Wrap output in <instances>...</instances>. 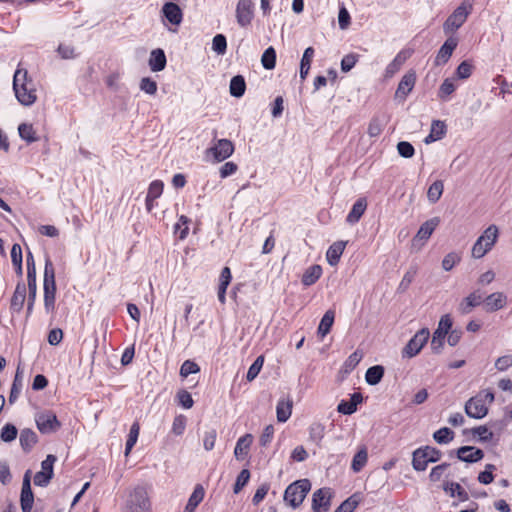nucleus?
Returning a JSON list of instances; mask_svg holds the SVG:
<instances>
[{"label": "nucleus", "instance_id": "obj_1", "mask_svg": "<svg viewBox=\"0 0 512 512\" xmlns=\"http://www.w3.org/2000/svg\"><path fill=\"white\" fill-rule=\"evenodd\" d=\"M13 90L17 100L24 106H31L37 100L35 85L26 69L18 68L13 77Z\"/></svg>", "mask_w": 512, "mask_h": 512}, {"label": "nucleus", "instance_id": "obj_2", "mask_svg": "<svg viewBox=\"0 0 512 512\" xmlns=\"http://www.w3.org/2000/svg\"><path fill=\"white\" fill-rule=\"evenodd\" d=\"M473 5L470 1L464 0L443 23L445 34H453L466 22L472 13Z\"/></svg>", "mask_w": 512, "mask_h": 512}, {"label": "nucleus", "instance_id": "obj_3", "mask_svg": "<svg viewBox=\"0 0 512 512\" xmlns=\"http://www.w3.org/2000/svg\"><path fill=\"white\" fill-rule=\"evenodd\" d=\"M498 239V228L490 225L481 236L478 237L471 249V256L474 259L484 257L495 245Z\"/></svg>", "mask_w": 512, "mask_h": 512}, {"label": "nucleus", "instance_id": "obj_4", "mask_svg": "<svg viewBox=\"0 0 512 512\" xmlns=\"http://www.w3.org/2000/svg\"><path fill=\"white\" fill-rule=\"evenodd\" d=\"M310 489L311 483L308 479L297 480L286 488L284 500L295 509L303 503Z\"/></svg>", "mask_w": 512, "mask_h": 512}, {"label": "nucleus", "instance_id": "obj_5", "mask_svg": "<svg viewBox=\"0 0 512 512\" xmlns=\"http://www.w3.org/2000/svg\"><path fill=\"white\" fill-rule=\"evenodd\" d=\"M43 288L45 308L48 312L53 311L56 294L55 271L52 262L48 258L45 261Z\"/></svg>", "mask_w": 512, "mask_h": 512}, {"label": "nucleus", "instance_id": "obj_6", "mask_svg": "<svg viewBox=\"0 0 512 512\" xmlns=\"http://www.w3.org/2000/svg\"><path fill=\"white\" fill-rule=\"evenodd\" d=\"M149 508L150 501L146 487L140 485L134 487L129 493L125 512H148Z\"/></svg>", "mask_w": 512, "mask_h": 512}, {"label": "nucleus", "instance_id": "obj_7", "mask_svg": "<svg viewBox=\"0 0 512 512\" xmlns=\"http://www.w3.org/2000/svg\"><path fill=\"white\" fill-rule=\"evenodd\" d=\"M453 325L452 318L450 314L442 315L437 329L434 331L432 340H431V350L435 354L441 353L444 343H445V337L448 336L449 331L451 330Z\"/></svg>", "mask_w": 512, "mask_h": 512}, {"label": "nucleus", "instance_id": "obj_8", "mask_svg": "<svg viewBox=\"0 0 512 512\" xmlns=\"http://www.w3.org/2000/svg\"><path fill=\"white\" fill-rule=\"evenodd\" d=\"M441 457V452L436 448L426 446L413 452L412 465L417 471H424L428 463L437 462Z\"/></svg>", "mask_w": 512, "mask_h": 512}, {"label": "nucleus", "instance_id": "obj_9", "mask_svg": "<svg viewBox=\"0 0 512 512\" xmlns=\"http://www.w3.org/2000/svg\"><path fill=\"white\" fill-rule=\"evenodd\" d=\"M35 423L37 429L42 434H52L61 427L60 421L54 412L50 410L39 411L35 414Z\"/></svg>", "mask_w": 512, "mask_h": 512}, {"label": "nucleus", "instance_id": "obj_10", "mask_svg": "<svg viewBox=\"0 0 512 512\" xmlns=\"http://www.w3.org/2000/svg\"><path fill=\"white\" fill-rule=\"evenodd\" d=\"M430 333L427 328L419 330L402 350V357L412 358L416 356L427 343Z\"/></svg>", "mask_w": 512, "mask_h": 512}, {"label": "nucleus", "instance_id": "obj_11", "mask_svg": "<svg viewBox=\"0 0 512 512\" xmlns=\"http://www.w3.org/2000/svg\"><path fill=\"white\" fill-rule=\"evenodd\" d=\"M234 152V145L228 139H219L206 150V156H212L215 162H222Z\"/></svg>", "mask_w": 512, "mask_h": 512}, {"label": "nucleus", "instance_id": "obj_12", "mask_svg": "<svg viewBox=\"0 0 512 512\" xmlns=\"http://www.w3.org/2000/svg\"><path fill=\"white\" fill-rule=\"evenodd\" d=\"M56 456L49 454L45 460L41 462V470L34 476V484L40 487H46L53 477V467L56 462Z\"/></svg>", "mask_w": 512, "mask_h": 512}, {"label": "nucleus", "instance_id": "obj_13", "mask_svg": "<svg viewBox=\"0 0 512 512\" xmlns=\"http://www.w3.org/2000/svg\"><path fill=\"white\" fill-rule=\"evenodd\" d=\"M235 12L238 25L249 26L254 18V0H239Z\"/></svg>", "mask_w": 512, "mask_h": 512}, {"label": "nucleus", "instance_id": "obj_14", "mask_svg": "<svg viewBox=\"0 0 512 512\" xmlns=\"http://www.w3.org/2000/svg\"><path fill=\"white\" fill-rule=\"evenodd\" d=\"M333 492L330 488L316 490L312 496L313 512H328L331 506Z\"/></svg>", "mask_w": 512, "mask_h": 512}, {"label": "nucleus", "instance_id": "obj_15", "mask_svg": "<svg viewBox=\"0 0 512 512\" xmlns=\"http://www.w3.org/2000/svg\"><path fill=\"white\" fill-rule=\"evenodd\" d=\"M34 503V495L31 489V471L27 470L23 477L20 495L22 512H31Z\"/></svg>", "mask_w": 512, "mask_h": 512}, {"label": "nucleus", "instance_id": "obj_16", "mask_svg": "<svg viewBox=\"0 0 512 512\" xmlns=\"http://www.w3.org/2000/svg\"><path fill=\"white\" fill-rule=\"evenodd\" d=\"M465 413L475 419H481L488 413V407L484 403L482 394L470 398L465 404Z\"/></svg>", "mask_w": 512, "mask_h": 512}, {"label": "nucleus", "instance_id": "obj_17", "mask_svg": "<svg viewBox=\"0 0 512 512\" xmlns=\"http://www.w3.org/2000/svg\"><path fill=\"white\" fill-rule=\"evenodd\" d=\"M483 302V295L480 290H475L464 297L457 306V311L461 315L470 314L476 307Z\"/></svg>", "mask_w": 512, "mask_h": 512}, {"label": "nucleus", "instance_id": "obj_18", "mask_svg": "<svg viewBox=\"0 0 512 512\" xmlns=\"http://www.w3.org/2000/svg\"><path fill=\"white\" fill-rule=\"evenodd\" d=\"M416 82V74L413 71L407 72L400 80L397 90L395 92V98L404 101L407 95L412 91Z\"/></svg>", "mask_w": 512, "mask_h": 512}, {"label": "nucleus", "instance_id": "obj_19", "mask_svg": "<svg viewBox=\"0 0 512 512\" xmlns=\"http://www.w3.org/2000/svg\"><path fill=\"white\" fill-rule=\"evenodd\" d=\"M457 45L458 39L456 37L450 36L439 49L435 59V64H445L451 57Z\"/></svg>", "mask_w": 512, "mask_h": 512}, {"label": "nucleus", "instance_id": "obj_20", "mask_svg": "<svg viewBox=\"0 0 512 512\" xmlns=\"http://www.w3.org/2000/svg\"><path fill=\"white\" fill-rule=\"evenodd\" d=\"M486 311L494 312L504 308L507 304V297L503 292H494L483 299Z\"/></svg>", "mask_w": 512, "mask_h": 512}, {"label": "nucleus", "instance_id": "obj_21", "mask_svg": "<svg viewBox=\"0 0 512 512\" xmlns=\"http://www.w3.org/2000/svg\"><path fill=\"white\" fill-rule=\"evenodd\" d=\"M457 457L467 463H475L484 457V452L472 446L460 447L457 451Z\"/></svg>", "mask_w": 512, "mask_h": 512}, {"label": "nucleus", "instance_id": "obj_22", "mask_svg": "<svg viewBox=\"0 0 512 512\" xmlns=\"http://www.w3.org/2000/svg\"><path fill=\"white\" fill-rule=\"evenodd\" d=\"M253 440L254 437L250 433H247L238 439L234 449V456L237 460H244L247 457Z\"/></svg>", "mask_w": 512, "mask_h": 512}, {"label": "nucleus", "instance_id": "obj_23", "mask_svg": "<svg viewBox=\"0 0 512 512\" xmlns=\"http://www.w3.org/2000/svg\"><path fill=\"white\" fill-rule=\"evenodd\" d=\"M413 54L412 49H404L400 51L394 60L387 66L386 68V76L391 77L396 72H398L401 68V66L406 62L407 59H409Z\"/></svg>", "mask_w": 512, "mask_h": 512}, {"label": "nucleus", "instance_id": "obj_24", "mask_svg": "<svg viewBox=\"0 0 512 512\" xmlns=\"http://www.w3.org/2000/svg\"><path fill=\"white\" fill-rule=\"evenodd\" d=\"M164 17L173 25H179L182 21V11L180 7L173 3H165L162 8Z\"/></svg>", "mask_w": 512, "mask_h": 512}, {"label": "nucleus", "instance_id": "obj_25", "mask_svg": "<svg viewBox=\"0 0 512 512\" xmlns=\"http://www.w3.org/2000/svg\"><path fill=\"white\" fill-rule=\"evenodd\" d=\"M347 242L345 241H337L334 242L327 250L326 252V259L327 262L331 266H336L341 258V255L343 254Z\"/></svg>", "mask_w": 512, "mask_h": 512}, {"label": "nucleus", "instance_id": "obj_26", "mask_svg": "<svg viewBox=\"0 0 512 512\" xmlns=\"http://www.w3.org/2000/svg\"><path fill=\"white\" fill-rule=\"evenodd\" d=\"M439 223L440 219L438 217L431 218L424 222L420 226L414 240H428L429 237L432 235L433 231L435 230V228L439 225Z\"/></svg>", "mask_w": 512, "mask_h": 512}, {"label": "nucleus", "instance_id": "obj_27", "mask_svg": "<svg viewBox=\"0 0 512 512\" xmlns=\"http://www.w3.org/2000/svg\"><path fill=\"white\" fill-rule=\"evenodd\" d=\"M367 208V202L365 198H359L354 204L347 216V222L354 224L360 220Z\"/></svg>", "mask_w": 512, "mask_h": 512}, {"label": "nucleus", "instance_id": "obj_28", "mask_svg": "<svg viewBox=\"0 0 512 512\" xmlns=\"http://www.w3.org/2000/svg\"><path fill=\"white\" fill-rule=\"evenodd\" d=\"M205 495V491L202 485L198 484L194 488L193 493L188 499V503L184 508L183 512H194L197 506L202 502Z\"/></svg>", "mask_w": 512, "mask_h": 512}, {"label": "nucleus", "instance_id": "obj_29", "mask_svg": "<svg viewBox=\"0 0 512 512\" xmlns=\"http://www.w3.org/2000/svg\"><path fill=\"white\" fill-rule=\"evenodd\" d=\"M23 381H24L23 370L20 368V366H18L12 386H11L10 395L8 398L10 403H14L16 401V399L18 398V396L20 395V392L23 388Z\"/></svg>", "mask_w": 512, "mask_h": 512}, {"label": "nucleus", "instance_id": "obj_30", "mask_svg": "<svg viewBox=\"0 0 512 512\" xmlns=\"http://www.w3.org/2000/svg\"><path fill=\"white\" fill-rule=\"evenodd\" d=\"M149 66L152 71H162L166 66V57L162 49H155L151 52Z\"/></svg>", "mask_w": 512, "mask_h": 512}, {"label": "nucleus", "instance_id": "obj_31", "mask_svg": "<svg viewBox=\"0 0 512 512\" xmlns=\"http://www.w3.org/2000/svg\"><path fill=\"white\" fill-rule=\"evenodd\" d=\"M368 461V451L366 446H362L359 448L358 452L354 455L351 463V469L353 472H360Z\"/></svg>", "mask_w": 512, "mask_h": 512}, {"label": "nucleus", "instance_id": "obj_32", "mask_svg": "<svg viewBox=\"0 0 512 512\" xmlns=\"http://www.w3.org/2000/svg\"><path fill=\"white\" fill-rule=\"evenodd\" d=\"M446 133V125L440 120H434L431 124L430 134L425 138V143L440 140Z\"/></svg>", "mask_w": 512, "mask_h": 512}, {"label": "nucleus", "instance_id": "obj_33", "mask_svg": "<svg viewBox=\"0 0 512 512\" xmlns=\"http://www.w3.org/2000/svg\"><path fill=\"white\" fill-rule=\"evenodd\" d=\"M322 275V267L320 265H312L305 270L302 276V283L305 286L313 285Z\"/></svg>", "mask_w": 512, "mask_h": 512}, {"label": "nucleus", "instance_id": "obj_34", "mask_svg": "<svg viewBox=\"0 0 512 512\" xmlns=\"http://www.w3.org/2000/svg\"><path fill=\"white\" fill-rule=\"evenodd\" d=\"M292 413V401L290 399L287 400H279L276 407L277 420L279 422H286Z\"/></svg>", "mask_w": 512, "mask_h": 512}, {"label": "nucleus", "instance_id": "obj_35", "mask_svg": "<svg viewBox=\"0 0 512 512\" xmlns=\"http://www.w3.org/2000/svg\"><path fill=\"white\" fill-rule=\"evenodd\" d=\"M246 90V83L244 77L241 75L234 76L230 81L229 91L233 97H241Z\"/></svg>", "mask_w": 512, "mask_h": 512}, {"label": "nucleus", "instance_id": "obj_36", "mask_svg": "<svg viewBox=\"0 0 512 512\" xmlns=\"http://www.w3.org/2000/svg\"><path fill=\"white\" fill-rule=\"evenodd\" d=\"M334 318L335 312L333 310H327L323 315L317 331L322 338L330 332V329L334 323Z\"/></svg>", "mask_w": 512, "mask_h": 512}, {"label": "nucleus", "instance_id": "obj_37", "mask_svg": "<svg viewBox=\"0 0 512 512\" xmlns=\"http://www.w3.org/2000/svg\"><path fill=\"white\" fill-rule=\"evenodd\" d=\"M38 441V437L36 433L29 429L25 428L20 433V444L24 450H30Z\"/></svg>", "mask_w": 512, "mask_h": 512}, {"label": "nucleus", "instance_id": "obj_38", "mask_svg": "<svg viewBox=\"0 0 512 512\" xmlns=\"http://www.w3.org/2000/svg\"><path fill=\"white\" fill-rule=\"evenodd\" d=\"M26 297V287L24 284L19 283L16 286L15 292L11 299V307L17 311H20L23 307Z\"/></svg>", "mask_w": 512, "mask_h": 512}, {"label": "nucleus", "instance_id": "obj_39", "mask_svg": "<svg viewBox=\"0 0 512 512\" xmlns=\"http://www.w3.org/2000/svg\"><path fill=\"white\" fill-rule=\"evenodd\" d=\"M444 491L451 497H457L460 501L468 500V493L458 483H446L444 485Z\"/></svg>", "mask_w": 512, "mask_h": 512}, {"label": "nucleus", "instance_id": "obj_40", "mask_svg": "<svg viewBox=\"0 0 512 512\" xmlns=\"http://www.w3.org/2000/svg\"><path fill=\"white\" fill-rule=\"evenodd\" d=\"M444 184L441 180L434 181L427 191V199L430 203L435 204L442 196Z\"/></svg>", "mask_w": 512, "mask_h": 512}, {"label": "nucleus", "instance_id": "obj_41", "mask_svg": "<svg viewBox=\"0 0 512 512\" xmlns=\"http://www.w3.org/2000/svg\"><path fill=\"white\" fill-rule=\"evenodd\" d=\"M384 375V368L380 365L368 368L365 374V380L369 385L378 384Z\"/></svg>", "mask_w": 512, "mask_h": 512}, {"label": "nucleus", "instance_id": "obj_42", "mask_svg": "<svg viewBox=\"0 0 512 512\" xmlns=\"http://www.w3.org/2000/svg\"><path fill=\"white\" fill-rule=\"evenodd\" d=\"M314 56V49L312 47H308L305 49L304 54L300 63V77L305 79L309 70L312 58Z\"/></svg>", "mask_w": 512, "mask_h": 512}, {"label": "nucleus", "instance_id": "obj_43", "mask_svg": "<svg viewBox=\"0 0 512 512\" xmlns=\"http://www.w3.org/2000/svg\"><path fill=\"white\" fill-rule=\"evenodd\" d=\"M19 136L28 143L38 140L32 124L22 123L18 127Z\"/></svg>", "mask_w": 512, "mask_h": 512}, {"label": "nucleus", "instance_id": "obj_44", "mask_svg": "<svg viewBox=\"0 0 512 512\" xmlns=\"http://www.w3.org/2000/svg\"><path fill=\"white\" fill-rule=\"evenodd\" d=\"M140 426L137 422L133 423L130 432L128 435V439L126 441V447H125V456H128L133 448V446L136 444L138 436H139Z\"/></svg>", "mask_w": 512, "mask_h": 512}, {"label": "nucleus", "instance_id": "obj_45", "mask_svg": "<svg viewBox=\"0 0 512 512\" xmlns=\"http://www.w3.org/2000/svg\"><path fill=\"white\" fill-rule=\"evenodd\" d=\"M360 499L357 494H353L343 501L334 512H353L358 506Z\"/></svg>", "mask_w": 512, "mask_h": 512}, {"label": "nucleus", "instance_id": "obj_46", "mask_svg": "<svg viewBox=\"0 0 512 512\" xmlns=\"http://www.w3.org/2000/svg\"><path fill=\"white\" fill-rule=\"evenodd\" d=\"M384 126L385 123L381 118L373 117L368 124L367 133L370 137H378L382 133Z\"/></svg>", "mask_w": 512, "mask_h": 512}, {"label": "nucleus", "instance_id": "obj_47", "mask_svg": "<svg viewBox=\"0 0 512 512\" xmlns=\"http://www.w3.org/2000/svg\"><path fill=\"white\" fill-rule=\"evenodd\" d=\"M325 433V427L322 423L314 422L309 427V437L315 443H320Z\"/></svg>", "mask_w": 512, "mask_h": 512}, {"label": "nucleus", "instance_id": "obj_48", "mask_svg": "<svg viewBox=\"0 0 512 512\" xmlns=\"http://www.w3.org/2000/svg\"><path fill=\"white\" fill-rule=\"evenodd\" d=\"M261 63L265 69L271 70L275 67L276 64V52L273 47L267 48L262 57Z\"/></svg>", "mask_w": 512, "mask_h": 512}, {"label": "nucleus", "instance_id": "obj_49", "mask_svg": "<svg viewBox=\"0 0 512 512\" xmlns=\"http://www.w3.org/2000/svg\"><path fill=\"white\" fill-rule=\"evenodd\" d=\"M455 89H456V86L454 84V81L450 78H447L441 84L439 91H438V96L441 100L445 101L455 91Z\"/></svg>", "mask_w": 512, "mask_h": 512}, {"label": "nucleus", "instance_id": "obj_50", "mask_svg": "<svg viewBox=\"0 0 512 512\" xmlns=\"http://www.w3.org/2000/svg\"><path fill=\"white\" fill-rule=\"evenodd\" d=\"M453 435H454V433L451 429L444 427V428L437 430L433 434V438L439 444H446V443H449L450 441H452Z\"/></svg>", "mask_w": 512, "mask_h": 512}, {"label": "nucleus", "instance_id": "obj_51", "mask_svg": "<svg viewBox=\"0 0 512 512\" xmlns=\"http://www.w3.org/2000/svg\"><path fill=\"white\" fill-rule=\"evenodd\" d=\"M461 261V256L456 252L448 253L442 260V268L445 271H450L456 264Z\"/></svg>", "mask_w": 512, "mask_h": 512}, {"label": "nucleus", "instance_id": "obj_52", "mask_svg": "<svg viewBox=\"0 0 512 512\" xmlns=\"http://www.w3.org/2000/svg\"><path fill=\"white\" fill-rule=\"evenodd\" d=\"M12 263L17 267V273L22 274V249L19 244H14L11 249Z\"/></svg>", "mask_w": 512, "mask_h": 512}, {"label": "nucleus", "instance_id": "obj_53", "mask_svg": "<svg viewBox=\"0 0 512 512\" xmlns=\"http://www.w3.org/2000/svg\"><path fill=\"white\" fill-rule=\"evenodd\" d=\"M263 363L264 357L262 355L258 356L254 363L248 369L246 376L248 381H252L258 376L260 370L262 369Z\"/></svg>", "mask_w": 512, "mask_h": 512}, {"label": "nucleus", "instance_id": "obj_54", "mask_svg": "<svg viewBox=\"0 0 512 512\" xmlns=\"http://www.w3.org/2000/svg\"><path fill=\"white\" fill-rule=\"evenodd\" d=\"M18 434L17 428L13 424H6L0 434V438L4 442H11L16 439Z\"/></svg>", "mask_w": 512, "mask_h": 512}, {"label": "nucleus", "instance_id": "obj_55", "mask_svg": "<svg viewBox=\"0 0 512 512\" xmlns=\"http://www.w3.org/2000/svg\"><path fill=\"white\" fill-rule=\"evenodd\" d=\"M227 42L226 38L222 34H217L213 38L212 49L219 55H223L226 52Z\"/></svg>", "mask_w": 512, "mask_h": 512}, {"label": "nucleus", "instance_id": "obj_56", "mask_svg": "<svg viewBox=\"0 0 512 512\" xmlns=\"http://www.w3.org/2000/svg\"><path fill=\"white\" fill-rule=\"evenodd\" d=\"M249 478H250V472L248 469H243L237 479H236V482L234 484V493L237 494L239 493L242 488L247 484V482L249 481Z\"/></svg>", "mask_w": 512, "mask_h": 512}, {"label": "nucleus", "instance_id": "obj_57", "mask_svg": "<svg viewBox=\"0 0 512 512\" xmlns=\"http://www.w3.org/2000/svg\"><path fill=\"white\" fill-rule=\"evenodd\" d=\"M200 371V368L198 364H196L193 361L186 360L181 368H180V375L184 378L188 377L190 374H194Z\"/></svg>", "mask_w": 512, "mask_h": 512}, {"label": "nucleus", "instance_id": "obj_58", "mask_svg": "<svg viewBox=\"0 0 512 512\" xmlns=\"http://www.w3.org/2000/svg\"><path fill=\"white\" fill-rule=\"evenodd\" d=\"M397 151L404 158H411L415 153L412 144L406 141H401L397 144Z\"/></svg>", "mask_w": 512, "mask_h": 512}, {"label": "nucleus", "instance_id": "obj_59", "mask_svg": "<svg viewBox=\"0 0 512 512\" xmlns=\"http://www.w3.org/2000/svg\"><path fill=\"white\" fill-rule=\"evenodd\" d=\"M177 399L179 404L185 409H190L194 404L191 394L186 390H180L177 393Z\"/></svg>", "mask_w": 512, "mask_h": 512}, {"label": "nucleus", "instance_id": "obj_60", "mask_svg": "<svg viewBox=\"0 0 512 512\" xmlns=\"http://www.w3.org/2000/svg\"><path fill=\"white\" fill-rule=\"evenodd\" d=\"M217 438V433L214 429L205 432L203 437V447L206 451H210L214 448Z\"/></svg>", "mask_w": 512, "mask_h": 512}, {"label": "nucleus", "instance_id": "obj_61", "mask_svg": "<svg viewBox=\"0 0 512 512\" xmlns=\"http://www.w3.org/2000/svg\"><path fill=\"white\" fill-rule=\"evenodd\" d=\"M163 192V183L161 181H153L148 189L147 197H150V200H155Z\"/></svg>", "mask_w": 512, "mask_h": 512}, {"label": "nucleus", "instance_id": "obj_62", "mask_svg": "<svg viewBox=\"0 0 512 512\" xmlns=\"http://www.w3.org/2000/svg\"><path fill=\"white\" fill-rule=\"evenodd\" d=\"M140 88L147 94L154 95L157 91V83L149 77L141 80Z\"/></svg>", "mask_w": 512, "mask_h": 512}, {"label": "nucleus", "instance_id": "obj_63", "mask_svg": "<svg viewBox=\"0 0 512 512\" xmlns=\"http://www.w3.org/2000/svg\"><path fill=\"white\" fill-rule=\"evenodd\" d=\"M357 61H358V55H356V54L351 53V54L344 56L341 61V70L343 72L350 71L355 66Z\"/></svg>", "mask_w": 512, "mask_h": 512}, {"label": "nucleus", "instance_id": "obj_64", "mask_svg": "<svg viewBox=\"0 0 512 512\" xmlns=\"http://www.w3.org/2000/svg\"><path fill=\"white\" fill-rule=\"evenodd\" d=\"M186 427V418L183 415L176 416L172 424V432L179 436L182 435Z\"/></svg>", "mask_w": 512, "mask_h": 512}]
</instances>
